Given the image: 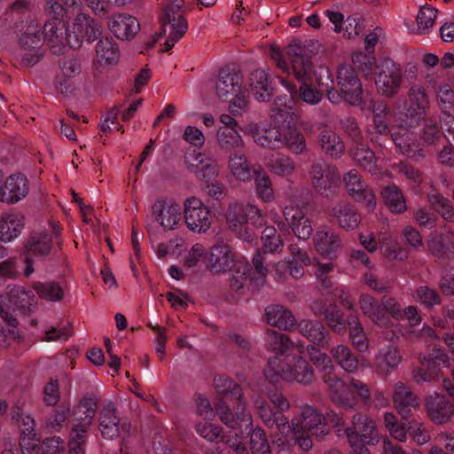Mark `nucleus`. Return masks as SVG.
<instances>
[{"label":"nucleus","instance_id":"nucleus-54","mask_svg":"<svg viewBox=\"0 0 454 454\" xmlns=\"http://www.w3.org/2000/svg\"><path fill=\"white\" fill-rule=\"evenodd\" d=\"M307 352L310 361L322 372L324 376L333 375V364L331 357L313 345L307 347Z\"/></svg>","mask_w":454,"mask_h":454},{"label":"nucleus","instance_id":"nucleus-34","mask_svg":"<svg viewBox=\"0 0 454 454\" xmlns=\"http://www.w3.org/2000/svg\"><path fill=\"white\" fill-rule=\"evenodd\" d=\"M254 405L263 423L270 427L276 426L280 433L282 439H285V434L291 432V426L286 417L277 412H273L270 406L261 399L254 400Z\"/></svg>","mask_w":454,"mask_h":454},{"label":"nucleus","instance_id":"nucleus-56","mask_svg":"<svg viewBox=\"0 0 454 454\" xmlns=\"http://www.w3.org/2000/svg\"><path fill=\"white\" fill-rule=\"evenodd\" d=\"M288 271L289 274L295 279H300L304 275V270L301 264L285 260L278 262L275 266L274 278L277 281H282L285 278V272Z\"/></svg>","mask_w":454,"mask_h":454},{"label":"nucleus","instance_id":"nucleus-23","mask_svg":"<svg viewBox=\"0 0 454 454\" xmlns=\"http://www.w3.org/2000/svg\"><path fill=\"white\" fill-rule=\"evenodd\" d=\"M309 175L313 186L321 194H325L336 187L340 180L337 168L327 163H314L311 166Z\"/></svg>","mask_w":454,"mask_h":454},{"label":"nucleus","instance_id":"nucleus-47","mask_svg":"<svg viewBox=\"0 0 454 454\" xmlns=\"http://www.w3.org/2000/svg\"><path fill=\"white\" fill-rule=\"evenodd\" d=\"M228 167L235 179L247 182L252 179V171L247 157L239 153H233L229 157Z\"/></svg>","mask_w":454,"mask_h":454},{"label":"nucleus","instance_id":"nucleus-53","mask_svg":"<svg viewBox=\"0 0 454 454\" xmlns=\"http://www.w3.org/2000/svg\"><path fill=\"white\" fill-rule=\"evenodd\" d=\"M333 357L339 365L348 372L356 371L358 363L350 349L344 345H338L331 351Z\"/></svg>","mask_w":454,"mask_h":454},{"label":"nucleus","instance_id":"nucleus-52","mask_svg":"<svg viewBox=\"0 0 454 454\" xmlns=\"http://www.w3.org/2000/svg\"><path fill=\"white\" fill-rule=\"evenodd\" d=\"M382 197L390 211L403 213L407 209L403 195L397 186L394 184L387 186L382 192Z\"/></svg>","mask_w":454,"mask_h":454},{"label":"nucleus","instance_id":"nucleus-64","mask_svg":"<svg viewBox=\"0 0 454 454\" xmlns=\"http://www.w3.org/2000/svg\"><path fill=\"white\" fill-rule=\"evenodd\" d=\"M20 447L22 454H41V444L36 434H20Z\"/></svg>","mask_w":454,"mask_h":454},{"label":"nucleus","instance_id":"nucleus-16","mask_svg":"<svg viewBox=\"0 0 454 454\" xmlns=\"http://www.w3.org/2000/svg\"><path fill=\"white\" fill-rule=\"evenodd\" d=\"M338 90L349 105L359 106L363 101L362 84L350 66H341L337 72Z\"/></svg>","mask_w":454,"mask_h":454},{"label":"nucleus","instance_id":"nucleus-48","mask_svg":"<svg viewBox=\"0 0 454 454\" xmlns=\"http://www.w3.org/2000/svg\"><path fill=\"white\" fill-rule=\"evenodd\" d=\"M266 164L273 174L281 177H289L295 170L294 161L284 154H272Z\"/></svg>","mask_w":454,"mask_h":454},{"label":"nucleus","instance_id":"nucleus-37","mask_svg":"<svg viewBox=\"0 0 454 454\" xmlns=\"http://www.w3.org/2000/svg\"><path fill=\"white\" fill-rule=\"evenodd\" d=\"M377 35L375 33H370L364 39V46L367 53L356 52L353 57V62L356 67L364 74V76H369L372 74L375 59L372 55L373 48L377 43Z\"/></svg>","mask_w":454,"mask_h":454},{"label":"nucleus","instance_id":"nucleus-15","mask_svg":"<svg viewBox=\"0 0 454 454\" xmlns=\"http://www.w3.org/2000/svg\"><path fill=\"white\" fill-rule=\"evenodd\" d=\"M262 262V254L257 253L253 259L254 268V276L253 277H248V273L251 270L249 265L247 262L241 263L232 275L231 280V286L236 290L249 288L250 286L253 288L262 286L268 274V270L263 267Z\"/></svg>","mask_w":454,"mask_h":454},{"label":"nucleus","instance_id":"nucleus-19","mask_svg":"<svg viewBox=\"0 0 454 454\" xmlns=\"http://www.w3.org/2000/svg\"><path fill=\"white\" fill-rule=\"evenodd\" d=\"M37 24H30L26 32L20 38L22 48L21 63L26 66H34L43 56L41 51L42 38Z\"/></svg>","mask_w":454,"mask_h":454},{"label":"nucleus","instance_id":"nucleus-40","mask_svg":"<svg viewBox=\"0 0 454 454\" xmlns=\"http://www.w3.org/2000/svg\"><path fill=\"white\" fill-rule=\"evenodd\" d=\"M301 333L309 341L325 348L329 342V334L324 325L317 321L302 320L299 323Z\"/></svg>","mask_w":454,"mask_h":454},{"label":"nucleus","instance_id":"nucleus-28","mask_svg":"<svg viewBox=\"0 0 454 454\" xmlns=\"http://www.w3.org/2000/svg\"><path fill=\"white\" fill-rule=\"evenodd\" d=\"M437 101L442 111V129L447 133L444 137L450 139V135L454 132V91L449 84L439 86Z\"/></svg>","mask_w":454,"mask_h":454},{"label":"nucleus","instance_id":"nucleus-1","mask_svg":"<svg viewBox=\"0 0 454 454\" xmlns=\"http://www.w3.org/2000/svg\"><path fill=\"white\" fill-rule=\"evenodd\" d=\"M47 12L51 20L46 21L43 34L55 53L67 44L72 49L81 47L84 39L95 41L101 34V27L85 13H78L70 28L66 27L64 17L67 11L55 0L47 2Z\"/></svg>","mask_w":454,"mask_h":454},{"label":"nucleus","instance_id":"nucleus-62","mask_svg":"<svg viewBox=\"0 0 454 454\" xmlns=\"http://www.w3.org/2000/svg\"><path fill=\"white\" fill-rule=\"evenodd\" d=\"M207 255L208 253L203 245L194 244L184 254V262L189 268L200 266L202 263L207 264Z\"/></svg>","mask_w":454,"mask_h":454},{"label":"nucleus","instance_id":"nucleus-42","mask_svg":"<svg viewBox=\"0 0 454 454\" xmlns=\"http://www.w3.org/2000/svg\"><path fill=\"white\" fill-rule=\"evenodd\" d=\"M24 227V218L19 213H12L0 219V240L10 242L17 238Z\"/></svg>","mask_w":454,"mask_h":454},{"label":"nucleus","instance_id":"nucleus-5","mask_svg":"<svg viewBox=\"0 0 454 454\" xmlns=\"http://www.w3.org/2000/svg\"><path fill=\"white\" fill-rule=\"evenodd\" d=\"M35 296L23 287H12L8 293L0 295V317L4 325H0V347H5L20 338L18 322L13 316L17 309L29 308Z\"/></svg>","mask_w":454,"mask_h":454},{"label":"nucleus","instance_id":"nucleus-45","mask_svg":"<svg viewBox=\"0 0 454 454\" xmlns=\"http://www.w3.org/2000/svg\"><path fill=\"white\" fill-rule=\"evenodd\" d=\"M267 322L280 329L287 330L294 325L291 312L281 305H270L265 309Z\"/></svg>","mask_w":454,"mask_h":454},{"label":"nucleus","instance_id":"nucleus-36","mask_svg":"<svg viewBox=\"0 0 454 454\" xmlns=\"http://www.w3.org/2000/svg\"><path fill=\"white\" fill-rule=\"evenodd\" d=\"M250 89L256 100L264 102L271 98L274 88L269 74L258 69L251 74Z\"/></svg>","mask_w":454,"mask_h":454},{"label":"nucleus","instance_id":"nucleus-39","mask_svg":"<svg viewBox=\"0 0 454 454\" xmlns=\"http://www.w3.org/2000/svg\"><path fill=\"white\" fill-rule=\"evenodd\" d=\"M232 262L229 247L223 244L214 246L207 255V267L215 273L226 270Z\"/></svg>","mask_w":454,"mask_h":454},{"label":"nucleus","instance_id":"nucleus-29","mask_svg":"<svg viewBox=\"0 0 454 454\" xmlns=\"http://www.w3.org/2000/svg\"><path fill=\"white\" fill-rule=\"evenodd\" d=\"M281 123L278 127L268 126L266 124L258 125L254 122L248 123L244 132L253 137L254 143L261 146L275 148L280 145L281 139Z\"/></svg>","mask_w":454,"mask_h":454},{"label":"nucleus","instance_id":"nucleus-3","mask_svg":"<svg viewBox=\"0 0 454 454\" xmlns=\"http://www.w3.org/2000/svg\"><path fill=\"white\" fill-rule=\"evenodd\" d=\"M428 99L423 86L414 84L411 87L404 103V113L398 127L391 131L395 145L408 156L413 157L419 146L412 137L411 128L423 120Z\"/></svg>","mask_w":454,"mask_h":454},{"label":"nucleus","instance_id":"nucleus-2","mask_svg":"<svg viewBox=\"0 0 454 454\" xmlns=\"http://www.w3.org/2000/svg\"><path fill=\"white\" fill-rule=\"evenodd\" d=\"M287 55L291 61V67L283 59L278 48L270 49V56L277 67L286 74L292 73L301 84L297 90L295 85L285 79H280L281 85L290 93L291 98L296 97L310 106L317 105L322 100V93L307 82L310 79L313 68L308 50L298 44H291L287 49Z\"/></svg>","mask_w":454,"mask_h":454},{"label":"nucleus","instance_id":"nucleus-10","mask_svg":"<svg viewBox=\"0 0 454 454\" xmlns=\"http://www.w3.org/2000/svg\"><path fill=\"white\" fill-rule=\"evenodd\" d=\"M346 434L350 454H370L367 445H375L379 442L375 421L361 413L354 415L352 426L346 429Z\"/></svg>","mask_w":454,"mask_h":454},{"label":"nucleus","instance_id":"nucleus-38","mask_svg":"<svg viewBox=\"0 0 454 454\" xmlns=\"http://www.w3.org/2000/svg\"><path fill=\"white\" fill-rule=\"evenodd\" d=\"M314 74L318 87L322 92L326 94L327 99L333 104H340L342 101V97L335 88L333 76L329 68L325 66H318L314 70Z\"/></svg>","mask_w":454,"mask_h":454},{"label":"nucleus","instance_id":"nucleus-32","mask_svg":"<svg viewBox=\"0 0 454 454\" xmlns=\"http://www.w3.org/2000/svg\"><path fill=\"white\" fill-rule=\"evenodd\" d=\"M393 403L397 412L403 417L407 418L411 415V409H417L420 402L409 388L403 383H397L395 386L393 393Z\"/></svg>","mask_w":454,"mask_h":454},{"label":"nucleus","instance_id":"nucleus-51","mask_svg":"<svg viewBox=\"0 0 454 454\" xmlns=\"http://www.w3.org/2000/svg\"><path fill=\"white\" fill-rule=\"evenodd\" d=\"M348 324L350 327L349 338L353 346L361 352L366 351L369 348V342L357 315H349Z\"/></svg>","mask_w":454,"mask_h":454},{"label":"nucleus","instance_id":"nucleus-4","mask_svg":"<svg viewBox=\"0 0 454 454\" xmlns=\"http://www.w3.org/2000/svg\"><path fill=\"white\" fill-rule=\"evenodd\" d=\"M301 417V423L292 421L291 432L285 434V439L273 438V442L279 451H285L295 443H298L301 450H309L312 447L309 435L318 437L328 434L329 429L323 423V415L315 407L302 406Z\"/></svg>","mask_w":454,"mask_h":454},{"label":"nucleus","instance_id":"nucleus-24","mask_svg":"<svg viewBox=\"0 0 454 454\" xmlns=\"http://www.w3.org/2000/svg\"><path fill=\"white\" fill-rule=\"evenodd\" d=\"M348 192L356 201L364 203L369 211H372L376 207L374 194L369 190L361 178L360 174L356 169H351L343 177Z\"/></svg>","mask_w":454,"mask_h":454},{"label":"nucleus","instance_id":"nucleus-22","mask_svg":"<svg viewBox=\"0 0 454 454\" xmlns=\"http://www.w3.org/2000/svg\"><path fill=\"white\" fill-rule=\"evenodd\" d=\"M313 244L319 254L330 260L337 258L342 247L340 238L328 226L317 229L313 237Z\"/></svg>","mask_w":454,"mask_h":454},{"label":"nucleus","instance_id":"nucleus-9","mask_svg":"<svg viewBox=\"0 0 454 454\" xmlns=\"http://www.w3.org/2000/svg\"><path fill=\"white\" fill-rule=\"evenodd\" d=\"M242 77L234 70H223L215 82V93L223 100L230 102L229 110L236 115L245 111L247 97L241 88Z\"/></svg>","mask_w":454,"mask_h":454},{"label":"nucleus","instance_id":"nucleus-26","mask_svg":"<svg viewBox=\"0 0 454 454\" xmlns=\"http://www.w3.org/2000/svg\"><path fill=\"white\" fill-rule=\"evenodd\" d=\"M81 64L78 59H66L60 67L59 73L54 79L53 86L55 90L61 94L72 92L74 89L76 79L81 74Z\"/></svg>","mask_w":454,"mask_h":454},{"label":"nucleus","instance_id":"nucleus-7","mask_svg":"<svg viewBox=\"0 0 454 454\" xmlns=\"http://www.w3.org/2000/svg\"><path fill=\"white\" fill-rule=\"evenodd\" d=\"M264 374L270 381H275L280 377L286 381L303 385L309 384L314 380L311 366L301 356V354L297 352L287 355L285 367L280 365L278 357L270 359L264 370Z\"/></svg>","mask_w":454,"mask_h":454},{"label":"nucleus","instance_id":"nucleus-33","mask_svg":"<svg viewBox=\"0 0 454 454\" xmlns=\"http://www.w3.org/2000/svg\"><path fill=\"white\" fill-rule=\"evenodd\" d=\"M266 342L269 348L277 354L293 355L297 352L303 354L304 346L301 342H293L285 334L276 331H269L266 333Z\"/></svg>","mask_w":454,"mask_h":454},{"label":"nucleus","instance_id":"nucleus-20","mask_svg":"<svg viewBox=\"0 0 454 454\" xmlns=\"http://www.w3.org/2000/svg\"><path fill=\"white\" fill-rule=\"evenodd\" d=\"M29 193V182L21 173L10 175L0 185V201L6 204H16L24 200Z\"/></svg>","mask_w":454,"mask_h":454},{"label":"nucleus","instance_id":"nucleus-44","mask_svg":"<svg viewBox=\"0 0 454 454\" xmlns=\"http://www.w3.org/2000/svg\"><path fill=\"white\" fill-rule=\"evenodd\" d=\"M333 215L336 218L338 224L344 230L356 229L360 223V215L353 206L340 203L333 209Z\"/></svg>","mask_w":454,"mask_h":454},{"label":"nucleus","instance_id":"nucleus-13","mask_svg":"<svg viewBox=\"0 0 454 454\" xmlns=\"http://www.w3.org/2000/svg\"><path fill=\"white\" fill-rule=\"evenodd\" d=\"M184 0H169L161 18L162 34L166 36L165 48L169 51L185 34L187 22L183 17Z\"/></svg>","mask_w":454,"mask_h":454},{"label":"nucleus","instance_id":"nucleus-35","mask_svg":"<svg viewBox=\"0 0 454 454\" xmlns=\"http://www.w3.org/2000/svg\"><path fill=\"white\" fill-rule=\"evenodd\" d=\"M120 58L119 48L113 38L100 39L96 45V61L98 67L115 65Z\"/></svg>","mask_w":454,"mask_h":454},{"label":"nucleus","instance_id":"nucleus-43","mask_svg":"<svg viewBox=\"0 0 454 454\" xmlns=\"http://www.w3.org/2000/svg\"><path fill=\"white\" fill-rule=\"evenodd\" d=\"M401 363V356L394 346H387L379 351L375 356V367L379 373L387 374Z\"/></svg>","mask_w":454,"mask_h":454},{"label":"nucleus","instance_id":"nucleus-6","mask_svg":"<svg viewBox=\"0 0 454 454\" xmlns=\"http://www.w3.org/2000/svg\"><path fill=\"white\" fill-rule=\"evenodd\" d=\"M225 217L229 228L239 239L246 242H252L256 237L254 231L247 225L248 223L254 227H262L266 223V216L262 211L248 202L230 203Z\"/></svg>","mask_w":454,"mask_h":454},{"label":"nucleus","instance_id":"nucleus-11","mask_svg":"<svg viewBox=\"0 0 454 454\" xmlns=\"http://www.w3.org/2000/svg\"><path fill=\"white\" fill-rule=\"evenodd\" d=\"M324 382L327 385L331 400L337 405L349 409L356 404L353 389L357 395L365 401H369V389L363 382L352 379L348 385L340 380L335 375L323 376Z\"/></svg>","mask_w":454,"mask_h":454},{"label":"nucleus","instance_id":"nucleus-25","mask_svg":"<svg viewBox=\"0 0 454 454\" xmlns=\"http://www.w3.org/2000/svg\"><path fill=\"white\" fill-rule=\"evenodd\" d=\"M155 220L166 230L175 229L181 221L179 204L172 199H161L153 207Z\"/></svg>","mask_w":454,"mask_h":454},{"label":"nucleus","instance_id":"nucleus-31","mask_svg":"<svg viewBox=\"0 0 454 454\" xmlns=\"http://www.w3.org/2000/svg\"><path fill=\"white\" fill-rule=\"evenodd\" d=\"M426 408L430 419L436 424L450 420L454 412L453 405L442 395L434 394L427 399Z\"/></svg>","mask_w":454,"mask_h":454},{"label":"nucleus","instance_id":"nucleus-12","mask_svg":"<svg viewBox=\"0 0 454 454\" xmlns=\"http://www.w3.org/2000/svg\"><path fill=\"white\" fill-rule=\"evenodd\" d=\"M283 99L279 98L276 102V109L273 111V118L278 124L281 123V139L280 145H285L294 153L300 154L306 149L305 139L302 134L294 126H291V121L294 119L293 106H288L281 108Z\"/></svg>","mask_w":454,"mask_h":454},{"label":"nucleus","instance_id":"nucleus-46","mask_svg":"<svg viewBox=\"0 0 454 454\" xmlns=\"http://www.w3.org/2000/svg\"><path fill=\"white\" fill-rule=\"evenodd\" d=\"M382 306L391 316L396 319L405 317L411 325H418L421 322L418 309L414 306H409L402 310L399 305L392 298H384Z\"/></svg>","mask_w":454,"mask_h":454},{"label":"nucleus","instance_id":"nucleus-58","mask_svg":"<svg viewBox=\"0 0 454 454\" xmlns=\"http://www.w3.org/2000/svg\"><path fill=\"white\" fill-rule=\"evenodd\" d=\"M325 318L329 327L338 333H343L348 325V319L343 317L342 311L335 305L330 306L325 310Z\"/></svg>","mask_w":454,"mask_h":454},{"label":"nucleus","instance_id":"nucleus-60","mask_svg":"<svg viewBox=\"0 0 454 454\" xmlns=\"http://www.w3.org/2000/svg\"><path fill=\"white\" fill-rule=\"evenodd\" d=\"M216 138L222 145L240 147L243 140L239 133L238 127H220L216 133Z\"/></svg>","mask_w":454,"mask_h":454},{"label":"nucleus","instance_id":"nucleus-61","mask_svg":"<svg viewBox=\"0 0 454 454\" xmlns=\"http://www.w3.org/2000/svg\"><path fill=\"white\" fill-rule=\"evenodd\" d=\"M34 288L42 299L47 301H56L63 297L62 287L55 282L36 283Z\"/></svg>","mask_w":454,"mask_h":454},{"label":"nucleus","instance_id":"nucleus-49","mask_svg":"<svg viewBox=\"0 0 454 454\" xmlns=\"http://www.w3.org/2000/svg\"><path fill=\"white\" fill-rule=\"evenodd\" d=\"M322 149L332 158H340L344 153V145L333 130H323L319 137Z\"/></svg>","mask_w":454,"mask_h":454},{"label":"nucleus","instance_id":"nucleus-59","mask_svg":"<svg viewBox=\"0 0 454 454\" xmlns=\"http://www.w3.org/2000/svg\"><path fill=\"white\" fill-rule=\"evenodd\" d=\"M428 200L446 221L454 220L453 207L448 199L436 192H432L428 195Z\"/></svg>","mask_w":454,"mask_h":454},{"label":"nucleus","instance_id":"nucleus-17","mask_svg":"<svg viewBox=\"0 0 454 454\" xmlns=\"http://www.w3.org/2000/svg\"><path fill=\"white\" fill-rule=\"evenodd\" d=\"M51 249V240L45 231L34 233L27 242L21 256L26 264L24 274L29 277L34 272V258L44 256Z\"/></svg>","mask_w":454,"mask_h":454},{"label":"nucleus","instance_id":"nucleus-57","mask_svg":"<svg viewBox=\"0 0 454 454\" xmlns=\"http://www.w3.org/2000/svg\"><path fill=\"white\" fill-rule=\"evenodd\" d=\"M353 157L364 169L369 172L376 171V158L373 152H372L367 146L364 145H357L353 151Z\"/></svg>","mask_w":454,"mask_h":454},{"label":"nucleus","instance_id":"nucleus-14","mask_svg":"<svg viewBox=\"0 0 454 454\" xmlns=\"http://www.w3.org/2000/svg\"><path fill=\"white\" fill-rule=\"evenodd\" d=\"M184 220L187 228L194 233H205L212 225L210 209L195 196L186 198L184 202Z\"/></svg>","mask_w":454,"mask_h":454},{"label":"nucleus","instance_id":"nucleus-55","mask_svg":"<svg viewBox=\"0 0 454 454\" xmlns=\"http://www.w3.org/2000/svg\"><path fill=\"white\" fill-rule=\"evenodd\" d=\"M255 191L258 197L270 203L274 200V192L269 176L263 171H255Z\"/></svg>","mask_w":454,"mask_h":454},{"label":"nucleus","instance_id":"nucleus-30","mask_svg":"<svg viewBox=\"0 0 454 454\" xmlns=\"http://www.w3.org/2000/svg\"><path fill=\"white\" fill-rule=\"evenodd\" d=\"M108 27L113 34L121 40L132 39L140 29L138 20L128 13L113 14L108 21Z\"/></svg>","mask_w":454,"mask_h":454},{"label":"nucleus","instance_id":"nucleus-63","mask_svg":"<svg viewBox=\"0 0 454 454\" xmlns=\"http://www.w3.org/2000/svg\"><path fill=\"white\" fill-rule=\"evenodd\" d=\"M263 249L270 253L281 252L284 247V241L273 227H266L262 234Z\"/></svg>","mask_w":454,"mask_h":454},{"label":"nucleus","instance_id":"nucleus-50","mask_svg":"<svg viewBox=\"0 0 454 454\" xmlns=\"http://www.w3.org/2000/svg\"><path fill=\"white\" fill-rule=\"evenodd\" d=\"M98 407V399L94 395L82 398L74 410L76 422L90 426Z\"/></svg>","mask_w":454,"mask_h":454},{"label":"nucleus","instance_id":"nucleus-21","mask_svg":"<svg viewBox=\"0 0 454 454\" xmlns=\"http://www.w3.org/2000/svg\"><path fill=\"white\" fill-rule=\"evenodd\" d=\"M129 427L127 421L117 418L112 403L105 405L99 417V430L104 438L113 439L116 436L123 438L129 434Z\"/></svg>","mask_w":454,"mask_h":454},{"label":"nucleus","instance_id":"nucleus-18","mask_svg":"<svg viewBox=\"0 0 454 454\" xmlns=\"http://www.w3.org/2000/svg\"><path fill=\"white\" fill-rule=\"evenodd\" d=\"M402 77V69L393 61L385 60L375 80L378 92L387 97L395 95L400 88Z\"/></svg>","mask_w":454,"mask_h":454},{"label":"nucleus","instance_id":"nucleus-27","mask_svg":"<svg viewBox=\"0 0 454 454\" xmlns=\"http://www.w3.org/2000/svg\"><path fill=\"white\" fill-rule=\"evenodd\" d=\"M283 215L298 239L306 240L311 236L312 225L310 219L301 207L292 203L284 207Z\"/></svg>","mask_w":454,"mask_h":454},{"label":"nucleus","instance_id":"nucleus-8","mask_svg":"<svg viewBox=\"0 0 454 454\" xmlns=\"http://www.w3.org/2000/svg\"><path fill=\"white\" fill-rule=\"evenodd\" d=\"M221 420L230 428L237 429L240 434H251V449L253 454H270V445L266 439L265 434L260 428L251 431L252 417L251 414L244 407V403H240L237 407V413L234 416L229 409H225L221 404L216 405Z\"/></svg>","mask_w":454,"mask_h":454},{"label":"nucleus","instance_id":"nucleus-41","mask_svg":"<svg viewBox=\"0 0 454 454\" xmlns=\"http://www.w3.org/2000/svg\"><path fill=\"white\" fill-rule=\"evenodd\" d=\"M359 305L363 313L374 324L380 327H386L389 324V317L383 312L377 301L368 294H362L359 298Z\"/></svg>","mask_w":454,"mask_h":454}]
</instances>
